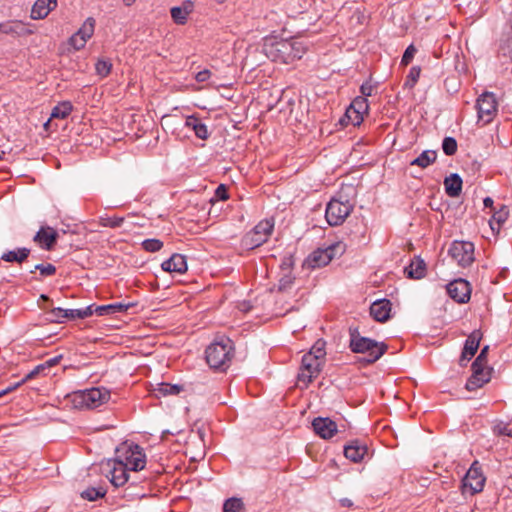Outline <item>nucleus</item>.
Returning a JSON list of instances; mask_svg holds the SVG:
<instances>
[{
	"instance_id": "1",
	"label": "nucleus",
	"mask_w": 512,
	"mask_h": 512,
	"mask_svg": "<svg viewBox=\"0 0 512 512\" xmlns=\"http://www.w3.org/2000/svg\"><path fill=\"white\" fill-rule=\"evenodd\" d=\"M263 52L273 62L291 64L304 56L307 52V46L297 38L277 39L276 37H267L263 43Z\"/></svg>"
},
{
	"instance_id": "2",
	"label": "nucleus",
	"mask_w": 512,
	"mask_h": 512,
	"mask_svg": "<svg viewBox=\"0 0 512 512\" xmlns=\"http://www.w3.org/2000/svg\"><path fill=\"white\" fill-rule=\"evenodd\" d=\"M235 355L233 341L228 337L216 338L205 350V358L209 367L216 371H226Z\"/></svg>"
},
{
	"instance_id": "3",
	"label": "nucleus",
	"mask_w": 512,
	"mask_h": 512,
	"mask_svg": "<svg viewBox=\"0 0 512 512\" xmlns=\"http://www.w3.org/2000/svg\"><path fill=\"white\" fill-rule=\"evenodd\" d=\"M349 347L354 353L366 354L365 361L369 364L379 360L388 349V346L383 342L361 336L357 329L350 330Z\"/></svg>"
},
{
	"instance_id": "4",
	"label": "nucleus",
	"mask_w": 512,
	"mask_h": 512,
	"mask_svg": "<svg viewBox=\"0 0 512 512\" xmlns=\"http://www.w3.org/2000/svg\"><path fill=\"white\" fill-rule=\"evenodd\" d=\"M112 461L130 471H140L146 465V456L139 445L124 443L116 449V456Z\"/></svg>"
},
{
	"instance_id": "5",
	"label": "nucleus",
	"mask_w": 512,
	"mask_h": 512,
	"mask_svg": "<svg viewBox=\"0 0 512 512\" xmlns=\"http://www.w3.org/2000/svg\"><path fill=\"white\" fill-rule=\"evenodd\" d=\"M69 397L75 408L92 409L106 403L110 399V391L104 387H94L73 392Z\"/></svg>"
},
{
	"instance_id": "6",
	"label": "nucleus",
	"mask_w": 512,
	"mask_h": 512,
	"mask_svg": "<svg viewBox=\"0 0 512 512\" xmlns=\"http://www.w3.org/2000/svg\"><path fill=\"white\" fill-rule=\"evenodd\" d=\"M354 205L349 200H342L339 193L326 205L325 218L330 226L341 225L353 211Z\"/></svg>"
},
{
	"instance_id": "7",
	"label": "nucleus",
	"mask_w": 512,
	"mask_h": 512,
	"mask_svg": "<svg viewBox=\"0 0 512 512\" xmlns=\"http://www.w3.org/2000/svg\"><path fill=\"white\" fill-rule=\"evenodd\" d=\"M346 245L343 242H336L326 248H318L306 259L305 263L310 268H320L328 265L333 258L344 253Z\"/></svg>"
},
{
	"instance_id": "8",
	"label": "nucleus",
	"mask_w": 512,
	"mask_h": 512,
	"mask_svg": "<svg viewBox=\"0 0 512 512\" xmlns=\"http://www.w3.org/2000/svg\"><path fill=\"white\" fill-rule=\"evenodd\" d=\"M274 228V222L269 219L260 221L250 232L242 239V244L246 249H255L269 239Z\"/></svg>"
},
{
	"instance_id": "9",
	"label": "nucleus",
	"mask_w": 512,
	"mask_h": 512,
	"mask_svg": "<svg viewBox=\"0 0 512 512\" xmlns=\"http://www.w3.org/2000/svg\"><path fill=\"white\" fill-rule=\"evenodd\" d=\"M476 109L478 121H481L483 125L491 123L498 112V103L494 93H482L477 99Z\"/></svg>"
},
{
	"instance_id": "10",
	"label": "nucleus",
	"mask_w": 512,
	"mask_h": 512,
	"mask_svg": "<svg viewBox=\"0 0 512 512\" xmlns=\"http://www.w3.org/2000/svg\"><path fill=\"white\" fill-rule=\"evenodd\" d=\"M459 266L466 268L474 262V244L469 241H454L448 251Z\"/></svg>"
},
{
	"instance_id": "11",
	"label": "nucleus",
	"mask_w": 512,
	"mask_h": 512,
	"mask_svg": "<svg viewBox=\"0 0 512 512\" xmlns=\"http://www.w3.org/2000/svg\"><path fill=\"white\" fill-rule=\"evenodd\" d=\"M324 362L317 359V356L304 354L302 357L301 368L298 374V381L308 385L315 379L323 366Z\"/></svg>"
},
{
	"instance_id": "12",
	"label": "nucleus",
	"mask_w": 512,
	"mask_h": 512,
	"mask_svg": "<svg viewBox=\"0 0 512 512\" xmlns=\"http://www.w3.org/2000/svg\"><path fill=\"white\" fill-rule=\"evenodd\" d=\"M485 481L486 478L482 473L481 466L475 460L463 478V487L465 490H469L471 494H476L483 490Z\"/></svg>"
},
{
	"instance_id": "13",
	"label": "nucleus",
	"mask_w": 512,
	"mask_h": 512,
	"mask_svg": "<svg viewBox=\"0 0 512 512\" xmlns=\"http://www.w3.org/2000/svg\"><path fill=\"white\" fill-rule=\"evenodd\" d=\"M447 294L457 303H466L471 296V287L468 281L456 279L446 285Z\"/></svg>"
},
{
	"instance_id": "14",
	"label": "nucleus",
	"mask_w": 512,
	"mask_h": 512,
	"mask_svg": "<svg viewBox=\"0 0 512 512\" xmlns=\"http://www.w3.org/2000/svg\"><path fill=\"white\" fill-rule=\"evenodd\" d=\"M481 339L482 333L480 330H474L468 335L464 344L463 351L461 353V357L459 359L460 366H466L467 362H469L471 358L476 354Z\"/></svg>"
},
{
	"instance_id": "15",
	"label": "nucleus",
	"mask_w": 512,
	"mask_h": 512,
	"mask_svg": "<svg viewBox=\"0 0 512 512\" xmlns=\"http://www.w3.org/2000/svg\"><path fill=\"white\" fill-rule=\"evenodd\" d=\"M344 455L354 463H359L368 455V446L360 440H352L344 447Z\"/></svg>"
},
{
	"instance_id": "16",
	"label": "nucleus",
	"mask_w": 512,
	"mask_h": 512,
	"mask_svg": "<svg viewBox=\"0 0 512 512\" xmlns=\"http://www.w3.org/2000/svg\"><path fill=\"white\" fill-rule=\"evenodd\" d=\"M58 239V232L50 227H41L40 230L35 234L33 240L36 242L41 248L50 251L56 244Z\"/></svg>"
},
{
	"instance_id": "17",
	"label": "nucleus",
	"mask_w": 512,
	"mask_h": 512,
	"mask_svg": "<svg viewBox=\"0 0 512 512\" xmlns=\"http://www.w3.org/2000/svg\"><path fill=\"white\" fill-rule=\"evenodd\" d=\"M312 426L315 433L323 439L332 438L338 431L336 422L330 418H315L312 422Z\"/></svg>"
},
{
	"instance_id": "18",
	"label": "nucleus",
	"mask_w": 512,
	"mask_h": 512,
	"mask_svg": "<svg viewBox=\"0 0 512 512\" xmlns=\"http://www.w3.org/2000/svg\"><path fill=\"white\" fill-rule=\"evenodd\" d=\"M0 33L21 37L32 35L34 30L30 29L28 24L20 20H13L0 23Z\"/></svg>"
},
{
	"instance_id": "19",
	"label": "nucleus",
	"mask_w": 512,
	"mask_h": 512,
	"mask_svg": "<svg viewBox=\"0 0 512 512\" xmlns=\"http://www.w3.org/2000/svg\"><path fill=\"white\" fill-rule=\"evenodd\" d=\"M392 304L388 299H379L370 306V315L377 322L384 323L391 316Z\"/></svg>"
},
{
	"instance_id": "20",
	"label": "nucleus",
	"mask_w": 512,
	"mask_h": 512,
	"mask_svg": "<svg viewBox=\"0 0 512 512\" xmlns=\"http://www.w3.org/2000/svg\"><path fill=\"white\" fill-rule=\"evenodd\" d=\"M107 466L109 468L107 477H110V481L115 487L123 486L128 481V469L112 460L107 462Z\"/></svg>"
},
{
	"instance_id": "21",
	"label": "nucleus",
	"mask_w": 512,
	"mask_h": 512,
	"mask_svg": "<svg viewBox=\"0 0 512 512\" xmlns=\"http://www.w3.org/2000/svg\"><path fill=\"white\" fill-rule=\"evenodd\" d=\"M58 0H36L30 17L34 20L45 19L57 7Z\"/></svg>"
},
{
	"instance_id": "22",
	"label": "nucleus",
	"mask_w": 512,
	"mask_h": 512,
	"mask_svg": "<svg viewBox=\"0 0 512 512\" xmlns=\"http://www.w3.org/2000/svg\"><path fill=\"white\" fill-rule=\"evenodd\" d=\"M194 10V3L191 0H185L180 6H174L171 8V18L178 25H184L187 23L188 16Z\"/></svg>"
},
{
	"instance_id": "23",
	"label": "nucleus",
	"mask_w": 512,
	"mask_h": 512,
	"mask_svg": "<svg viewBox=\"0 0 512 512\" xmlns=\"http://www.w3.org/2000/svg\"><path fill=\"white\" fill-rule=\"evenodd\" d=\"M134 306H135V304L131 303V302H128V303L116 302V303L100 305V306L93 305V314H96L98 316H104V315H113V314H118V313H124L129 308L134 307Z\"/></svg>"
},
{
	"instance_id": "24",
	"label": "nucleus",
	"mask_w": 512,
	"mask_h": 512,
	"mask_svg": "<svg viewBox=\"0 0 512 512\" xmlns=\"http://www.w3.org/2000/svg\"><path fill=\"white\" fill-rule=\"evenodd\" d=\"M161 268L166 272L183 274L187 271L186 258L181 254H173L161 264Z\"/></svg>"
},
{
	"instance_id": "25",
	"label": "nucleus",
	"mask_w": 512,
	"mask_h": 512,
	"mask_svg": "<svg viewBox=\"0 0 512 512\" xmlns=\"http://www.w3.org/2000/svg\"><path fill=\"white\" fill-rule=\"evenodd\" d=\"M185 126L194 131L196 137L201 140L209 138L207 126L195 115L188 116L185 120Z\"/></svg>"
},
{
	"instance_id": "26",
	"label": "nucleus",
	"mask_w": 512,
	"mask_h": 512,
	"mask_svg": "<svg viewBox=\"0 0 512 512\" xmlns=\"http://www.w3.org/2000/svg\"><path fill=\"white\" fill-rule=\"evenodd\" d=\"M462 179L457 173H452L444 180L445 192L450 197H458L462 191Z\"/></svg>"
},
{
	"instance_id": "27",
	"label": "nucleus",
	"mask_w": 512,
	"mask_h": 512,
	"mask_svg": "<svg viewBox=\"0 0 512 512\" xmlns=\"http://www.w3.org/2000/svg\"><path fill=\"white\" fill-rule=\"evenodd\" d=\"M408 278L421 279L426 275V263L420 257H415L409 266L405 268Z\"/></svg>"
},
{
	"instance_id": "28",
	"label": "nucleus",
	"mask_w": 512,
	"mask_h": 512,
	"mask_svg": "<svg viewBox=\"0 0 512 512\" xmlns=\"http://www.w3.org/2000/svg\"><path fill=\"white\" fill-rule=\"evenodd\" d=\"M30 254V249L22 247L17 248L16 250H11L4 252L1 256V259L5 262H24Z\"/></svg>"
},
{
	"instance_id": "29",
	"label": "nucleus",
	"mask_w": 512,
	"mask_h": 512,
	"mask_svg": "<svg viewBox=\"0 0 512 512\" xmlns=\"http://www.w3.org/2000/svg\"><path fill=\"white\" fill-rule=\"evenodd\" d=\"M437 159V153L434 150H425L417 158L410 162L411 166H418L422 169L433 164Z\"/></svg>"
},
{
	"instance_id": "30",
	"label": "nucleus",
	"mask_w": 512,
	"mask_h": 512,
	"mask_svg": "<svg viewBox=\"0 0 512 512\" xmlns=\"http://www.w3.org/2000/svg\"><path fill=\"white\" fill-rule=\"evenodd\" d=\"M508 216H509L508 208L505 205H501V207L498 210L494 211V213L489 221L491 229L493 231L494 230L499 231L501 226L503 225V223H505L506 220L508 219Z\"/></svg>"
},
{
	"instance_id": "31",
	"label": "nucleus",
	"mask_w": 512,
	"mask_h": 512,
	"mask_svg": "<svg viewBox=\"0 0 512 512\" xmlns=\"http://www.w3.org/2000/svg\"><path fill=\"white\" fill-rule=\"evenodd\" d=\"M491 379V374L486 373L484 375L472 373L466 382V389L469 391H475L483 387Z\"/></svg>"
},
{
	"instance_id": "32",
	"label": "nucleus",
	"mask_w": 512,
	"mask_h": 512,
	"mask_svg": "<svg viewBox=\"0 0 512 512\" xmlns=\"http://www.w3.org/2000/svg\"><path fill=\"white\" fill-rule=\"evenodd\" d=\"M73 110V105L70 101H63L58 103L51 112V119H65L67 118Z\"/></svg>"
},
{
	"instance_id": "33",
	"label": "nucleus",
	"mask_w": 512,
	"mask_h": 512,
	"mask_svg": "<svg viewBox=\"0 0 512 512\" xmlns=\"http://www.w3.org/2000/svg\"><path fill=\"white\" fill-rule=\"evenodd\" d=\"M96 21L92 17H88L82 26L78 29L75 34H77L79 37H83L84 40L87 42L94 34Z\"/></svg>"
},
{
	"instance_id": "34",
	"label": "nucleus",
	"mask_w": 512,
	"mask_h": 512,
	"mask_svg": "<svg viewBox=\"0 0 512 512\" xmlns=\"http://www.w3.org/2000/svg\"><path fill=\"white\" fill-rule=\"evenodd\" d=\"M182 391V387L179 385H173L169 383H160L154 389V393L157 397L167 395H177Z\"/></svg>"
},
{
	"instance_id": "35",
	"label": "nucleus",
	"mask_w": 512,
	"mask_h": 512,
	"mask_svg": "<svg viewBox=\"0 0 512 512\" xmlns=\"http://www.w3.org/2000/svg\"><path fill=\"white\" fill-rule=\"evenodd\" d=\"M67 319H85L93 315V305L80 309H65Z\"/></svg>"
},
{
	"instance_id": "36",
	"label": "nucleus",
	"mask_w": 512,
	"mask_h": 512,
	"mask_svg": "<svg viewBox=\"0 0 512 512\" xmlns=\"http://www.w3.org/2000/svg\"><path fill=\"white\" fill-rule=\"evenodd\" d=\"M244 503L242 499L232 497L227 499L223 504V512H244Z\"/></svg>"
},
{
	"instance_id": "37",
	"label": "nucleus",
	"mask_w": 512,
	"mask_h": 512,
	"mask_svg": "<svg viewBox=\"0 0 512 512\" xmlns=\"http://www.w3.org/2000/svg\"><path fill=\"white\" fill-rule=\"evenodd\" d=\"M106 491L103 488H94L90 487L84 490L81 493L82 498L89 500V501H95L99 498L104 497Z\"/></svg>"
},
{
	"instance_id": "38",
	"label": "nucleus",
	"mask_w": 512,
	"mask_h": 512,
	"mask_svg": "<svg viewBox=\"0 0 512 512\" xmlns=\"http://www.w3.org/2000/svg\"><path fill=\"white\" fill-rule=\"evenodd\" d=\"M350 106L353 109H355L356 111H358L357 113H362V114H367L368 113L369 105H368L367 98H365V97L357 96L352 101Z\"/></svg>"
},
{
	"instance_id": "39",
	"label": "nucleus",
	"mask_w": 512,
	"mask_h": 512,
	"mask_svg": "<svg viewBox=\"0 0 512 512\" xmlns=\"http://www.w3.org/2000/svg\"><path fill=\"white\" fill-rule=\"evenodd\" d=\"M123 222L124 218L119 216L100 218V225L103 227L118 228L123 224Z\"/></svg>"
},
{
	"instance_id": "40",
	"label": "nucleus",
	"mask_w": 512,
	"mask_h": 512,
	"mask_svg": "<svg viewBox=\"0 0 512 512\" xmlns=\"http://www.w3.org/2000/svg\"><path fill=\"white\" fill-rule=\"evenodd\" d=\"M443 152L452 156L457 152V141L453 137H445L442 142Z\"/></svg>"
},
{
	"instance_id": "41",
	"label": "nucleus",
	"mask_w": 512,
	"mask_h": 512,
	"mask_svg": "<svg viewBox=\"0 0 512 512\" xmlns=\"http://www.w3.org/2000/svg\"><path fill=\"white\" fill-rule=\"evenodd\" d=\"M142 247L147 252H158L163 247V242L159 239H146L142 242Z\"/></svg>"
},
{
	"instance_id": "42",
	"label": "nucleus",
	"mask_w": 512,
	"mask_h": 512,
	"mask_svg": "<svg viewBox=\"0 0 512 512\" xmlns=\"http://www.w3.org/2000/svg\"><path fill=\"white\" fill-rule=\"evenodd\" d=\"M357 112L358 111L349 106L345 113V116L353 126H359L364 120V114Z\"/></svg>"
},
{
	"instance_id": "43",
	"label": "nucleus",
	"mask_w": 512,
	"mask_h": 512,
	"mask_svg": "<svg viewBox=\"0 0 512 512\" xmlns=\"http://www.w3.org/2000/svg\"><path fill=\"white\" fill-rule=\"evenodd\" d=\"M307 354H311V356H317L318 360H321L324 362L325 355H326L325 343L320 340L317 341Z\"/></svg>"
},
{
	"instance_id": "44",
	"label": "nucleus",
	"mask_w": 512,
	"mask_h": 512,
	"mask_svg": "<svg viewBox=\"0 0 512 512\" xmlns=\"http://www.w3.org/2000/svg\"><path fill=\"white\" fill-rule=\"evenodd\" d=\"M112 68V64L108 60H98L95 69L98 75L106 77Z\"/></svg>"
},
{
	"instance_id": "45",
	"label": "nucleus",
	"mask_w": 512,
	"mask_h": 512,
	"mask_svg": "<svg viewBox=\"0 0 512 512\" xmlns=\"http://www.w3.org/2000/svg\"><path fill=\"white\" fill-rule=\"evenodd\" d=\"M67 311L63 308H54L49 312L50 320L57 323H63L66 317Z\"/></svg>"
},
{
	"instance_id": "46",
	"label": "nucleus",
	"mask_w": 512,
	"mask_h": 512,
	"mask_svg": "<svg viewBox=\"0 0 512 512\" xmlns=\"http://www.w3.org/2000/svg\"><path fill=\"white\" fill-rule=\"evenodd\" d=\"M420 73H421L420 67L413 66L409 71L405 85L409 86V87H413L419 80Z\"/></svg>"
},
{
	"instance_id": "47",
	"label": "nucleus",
	"mask_w": 512,
	"mask_h": 512,
	"mask_svg": "<svg viewBox=\"0 0 512 512\" xmlns=\"http://www.w3.org/2000/svg\"><path fill=\"white\" fill-rule=\"evenodd\" d=\"M86 43L87 42L84 40L83 37H79L75 33L68 40V45H70L75 51H79L82 48H84Z\"/></svg>"
},
{
	"instance_id": "48",
	"label": "nucleus",
	"mask_w": 512,
	"mask_h": 512,
	"mask_svg": "<svg viewBox=\"0 0 512 512\" xmlns=\"http://www.w3.org/2000/svg\"><path fill=\"white\" fill-rule=\"evenodd\" d=\"M229 198L227 187L224 184H220L214 193V196L211 199V202L214 201H225Z\"/></svg>"
},
{
	"instance_id": "49",
	"label": "nucleus",
	"mask_w": 512,
	"mask_h": 512,
	"mask_svg": "<svg viewBox=\"0 0 512 512\" xmlns=\"http://www.w3.org/2000/svg\"><path fill=\"white\" fill-rule=\"evenodd\" d=\"M494 434L498 436H509L512 437V430L509 428V425L503 422L496 424L493 427Z\"/></svg>"
},
{
	"instance_id": "50",
	"label": "nucleus",
	"mask_w": 512,
	"mask_h": 512,
	"mask_svg": "<svg viewBox=\"0 0 512 512\" xmlns=\"http://www.w3.org/2000/svg\"><path fill=\"white\" fill-rule=\"evenodd\" d=\"M38 270L42 276H53L56 273V267L53 264H37L34 268Z\"/></svg>"
},
{
	"instance_id": "51",
	"label": "nucleus",
	"mask_w": 512,
	"mask_h": 512,
	"mask_svg": "<svg viewBox=\"0 0 512 512\" xmlns=\"http://www.w3.org/2000/svg\"><path fill=\"white\" fill-rule=\"evenodd\" d=\"M294 281V277L291 275V273H283L282 277L279 279L278 288L280 291L287 290L291 287L292 283Z\"/></svg>"
},
{
	"instance_id": "52",
	"label": "nucleus",
	"mask_w": 512,
	"mask_h": 512,
	"mask_svg": "<svg viewBox=\"0 0 512 512\" xmlns=\"http://www.w3.org/2000/svg\"><path fill=\"white\" fill-rule=\"evenodd\" d=\"M486 364L487 363L479 362L478 359H475L471 366L472 373L481 374V375H484L486 373L491 374L492 369L491 368L486 369Z\"/></svg>"
},
{
	"instance_id": "53",
	"label": "nucleus",
	"mask_w": 512,
	"mask_h": 512,
	"mask_svg": "<svg viewBox=\"0 0 512 512\" xmlns=\"http://www.w3.org/2000/svg\"><path fill=\"white\" fill-rule=\"evenodd\" d=\"M416 51V48L412 44L409 45L402 56L401 64L404 66L408 65L414 58Z\"/></svg>"
},
{
	"instance_id": "54",
	"label": "nucleus",
	"mask_w": 512,
	"mask_h": 512,
	"mask_svg": "<svg viewBox=\"0 0 512 512\" xmlns=\"http://www.w3.org/2000/svg\"><path fill=\"white\" fill-rule=\"evenodd\" d=\"M293 265H294L293 257L291 255L284 256L280 263V269H281L282 273H291Z\"/></svg>"
},
{
	"instance_id": "55",
	"label": "nucleus",
	"mask_w": 512,
	"mask_h": 512,
	"mask_svg": "<svg viewBox=\"0 0 512 512\" xmlns=\"http://www.w3.org/2000/svg\"><path fill=\"white\" fill-rule=\"evenodd\" d=\"M501 52L505 57L512 60V35L501 46Z\"/></svg>"
},
{
	"instance_id": "56",
	"label": "nucleus",
	"mask_w": 512,
	"mask_h": 512,
	"mask_svg": "<svg viewBox=\"0 0 512 512\" xmlns=\"http://www.w3.org/2000/svg\"><path fill=\"white\" fill-rule=\"evenodd\" d=\"M360 91L362 94V97L367 98L368 96H371L374 91V86L370 82H365L361 85Z\"/></svg>"
},
{
	"instance_id": "57",
	"label": "nucleus",
	"mask_w": 512,
	"mask_h": 512,
	"mask_svg": "<svg viewBox=\"0 0 512 512\" xmlns=\"http://www.w3.org/2000/svg\"><path fill=\"white\" fill-rule=\"evenodd\" d=\"M45 368V365H39L37 367H35L31 372H29L22 380H21V383H25L27 382L28 380L34 378L41 370H43Z\"/></svg>"
},
{
	"instance_id": "58",
	"label": "nucleus",
	"mask_w": 512,
	"mask_h": 512,
	"mask_svg": "<svg viewBox=\"0 0 512 512\" xmlns=\"http://www.w3.org/2000/svg\"><path fill=\"white\" fill-rule=\"evenodd\" d=\"M210 76L211 72L208 69H204L196 74L195 79L197 82H206L209 80Z\"/></svg>"
},
{
	"instance_id": "59",
	"label": "nucleus",
	"mask_w": 512,
	"mask_h": 512,
	"mask_svg": "<svg viewBox=\"0 0 512 512\" xmlns=\"http://www.w3.org/2000/svg\"><path fill=\"white\" fill-rule=\"evenodd\" d=\"M22 385L21 381L20 382H17L13 385H10L8 386L7 388L3 389V390H0V398L3 397L4 395L16 390L18 387H20Z\"/></svg>"
},
{
	"instance_id": "60",
	"label": "nucleus",
	"mask_w": 512,
	"mask_h": 512,
	"mask_svg": "<svg viewBox=\"0 0 512 512\" xmlns=\"http://www.w3.org/2000/svg\"><path fill=\"white\" fill-rule=\"evenodd\" d=\"M488 351H489V346H484L481 351H480V354L476 357V359H478L479 362H484V363H487V354H488Z\"/></svg>"
},
{
	"instance_id": "61",
	"label": "nucleus",
	"mask_w": 512,
	"mask_h": 512,
	"mask_svg": "<svg viewBox=\"0 0 512 512\" xmlns=\"http://www.w3.org/2000/svg\"><path fill=\"white\" fill-rule=\"evenodd\" d=\"M61 358H62V356L53 357V358L47 360L44 365L47 366V367L55 366V365H57L59 363Z\"/></svg>"
},
{
	"instance_id": "62",
	"label": "nucleus",
	"mask_w": 512,
	"mask_h": 512,
	"mask_svg": "<svg viewBox=\"0 0 512 512\" xmlns=\"http://www.w3.org/2000/svg\"><path fill=\"white\" fill-rule=\"evenodd\" d=\"M339 502H340V505H341L342 507H347V508H349V507H352V506H353V501H352V500H350L349 498H342V499H340V501H339Z\"/></svg>"
},
{
	"instance_id": "63",
	"label": "nucleus",
	"mask_w": 512,
	"mask_h": 512,
	"mask_svg": "<svg viewBox=\"0 0 512 512\" xmlns=\"http://www.w3.org/2000/svg\"><path fill=\"white\" fill-rule=\"evenodd\" d=\"M493 199L490 198V197H486L484 200H483V204L486 208H492L493 207Z\"/></svg>"
},
{
	"instance_id": "64",
	"label": "nucleus",
	"mask_w": 512,
	"mask_h": 512,
	"mask_svg": "<svg viewBox=\"0 0 512 512\" xmlns=\"http://www.w3.org/2000/svg\"><path fill=\"white\" fill-rule=\"evenodd\" d=\"M136 0H123L126 6H131Z\"/></svg>"
}]
</instances>
